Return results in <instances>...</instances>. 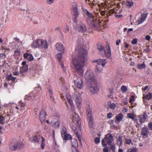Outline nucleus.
Wrapping results in <instances>:
<instances>
[{"label": "nucleus", "instance_id": "f257e3e1", "mask_svg": "<svg viewBox=\"0 0 152 152\" xmlns=\"http://www.w3.org/2000/svg\"><path fill=\"white\" fill-rule=\"evenodd\" d=\"M83 42H80L76 46L75 49L78 50V56L77 58H73L72 63L75 70V72L80 76H83L84 72L83 67L85 65V62L87 56V51L82 48Z\"/></svg>", "mask_w": 152, "mask_h": 152}, {"label": "nucleus", "instance_id": "f03ea898", "mask_svg": "<svg viewBox=\"0 0 152 152\" xmlns=\"http://www.w3.org/2000/svg\"><path fill=\"white\" fill-rule=\"evenodd\" d=\"M72 10L74 17L73 27L75 30L79 32L84 33L87 30L86 26L82 22H80L77 23V18L79 16V12L78 10V4L76 2L72 3Z\"/></svg>", "mask_w": 152, "mask_h": 152}, {"label": "nucleus", "instance_id": "7ed1b4c3", "mask_svg": "<svg viewBox=\"0 0 152 152\" xmlns=\"http://www.w3.org/2000/svg\"><path fill=\"white\" fill-rule=\"evenodd\" d=\"M83 12L87 17V22L90 27L94 29L100 30L102 24L100 21L99 20H96L93 14L90 12L87 9H84Z\"/></svg>", "mask_w": 152, "mask_h": 152}, {"label": "nucleus", "instance_id": "20e7f679", "mask_svg": "<svg viewBox=\"0 0 152 152\" xmlns=\"http://www.w3.org/2000/svg\"><path fill=\"white\" fill-rule=\"evenodd\" d=\"M97 48L103 57H106L107 58H109L111 56V50L109 45L106 46L107 49L105 50L104 47L102 44L101 43H98L97 44Z\"/></svg>", "mask_w": 152, "mask_h": 152}, {"label": "nucleus", "instance_id": "39448f33", "mask_svg": "<svg viewBox=\"0 0 152 152\" xmlns=\"http://www.w3.org/2000/svg\"><path fill=\"white\" fill-rule=\"evenodd\" d=\"M23 147L22 143L19 142L16 140H12L11 141L9 145L10 149L12 151L16 150L17 149H20Z\"/></svg>", "mask_w": 152, "mask_h": 152}, {"label": "nucleus", "instance_id": "423d86ee", "mask_svg": "<svg viewBox=\"0 0 152 152\" xmlns=\"http://www.w3.org/2000/svg\"><path fill=\"white\" fill-rule=\"evenodd\" d=\"M81 96L79 92L76 91L73 96V99L75 102L76 105L79 110L81 109L82 101Z\"/></svg>", "mask_w": 152, "mask_h": 152}, {"label": "nucleus", "instance_id": "0eeeda50", "mask_svg": "<svg viewBox=\"0 0 152 152\" xmlns=\"http://www.w3.org/2000/svg\"><path fill=\"white\" fill-rule=\"evenodd\" d=\"M85 78L89 83L93 81H96L94 79V73L93 71L91 70H88L86 72L85 75Z\"/></svg>", "mask_w": 152, "mask_h": 152}, {"label": "nucleus", "instance_id": "6e6552de", "mask_svg": "<svg viewBox=\"0 0 152 152\" xmlns=\"http://www.w3.org/2000/svg\"><path fill=\"white\" fill-rule=\"evenodd\" d=\"M90 84V86L89 90L90 92L93 94L97 93L99 90V88L97 84L96 81H93Z\"/></svg>", "mask_w": 152, "mask_h": 152}, {"label": "nucleus", "instance_id": "1a4fd4ad", "mask_svg": "<svg viewBox=\"0 0 152 152\" xmlns=\"http://www.w3.org/2000/svg\"><path fill=\"white\" fill-rule=\"evenodd\" d=\"M148 14V13L146 12L142 13L136 22V24L139 25L143 23L147 18Z\"/></svg>", "mask_w": 152, "mask_h": 152}, {"label": "nucleus", "instance_id": "9d476101", "mask_svg": "<svg viewBox=\"0 0 152 152\" xmlns=\"http://www.w3.org/2000/svg\"><path fill=\"white\" fill-rule=\"evenodd\" d=\"M26 61H23L22 63L23 66L20 68V73L23 76H24L26 75V73L28 70V66L26 65Z\"/></svg>", "mask_w": 152, "mask_h": 152}, {"label": "nucleus", "instance_id": "9b49d317", "mask_svg": "<svg viewBox=\"0 0 152 152\" xmlns=\"http://www.w3.org/2000/svg\"><path fill=\"white\" fill-rule=\"evenodd\" d=\"M75 86L79 89H81L83 86L82 78L81 77L77 78L76 80H74Z\"/></svg>", "mask_w": 152, "mask_h": 152}, {"label": "nucleus", "instance_id": "f8f14e48", "mask_svg": "<svg viewBox=\"0 0 152 152\" xmlns=\"http://www.w3.org/2000/svg\"><path fill=\"white\" fill-rule=\"evenodd\" d=\"M56 47L58 53H64V50L63 45L61 43H57L56 44Z\"/></svg>", "mask_w": 152, "mask_h": 152}, {"label": "nucleus", "instance_id": "ddd939ff", "mask_svg": "<svg viewBox=\"0 0 152 152\" xmlns=\"http://www.w3.org/2000/svg\"><path fill=\"white\" fill-rule=\"evenodd\" d=\"M104 138L107 144L108 145H110L113 140V137L112 134L110 133L106 135Z\"/></svg>", "mask_w": 152, "mask_h": 152}, {"label": "nucleus", "instance_id": "4468645a", "mask_svg": "<svg viewBox=\"0 0 152 152\" xmlns=\"http://www.w3.org/2000/svg\"><path fill=\"white\" fill-rule=\"evenodd\" d=\"M73 117L72 118V121L74 123H76L77 125L80 126L81 125V121L79 118V117L78 114L75 113L74 115H73Z\"/></svg>", "mask_w": 152, "mask_h": 152}, {"label": "nucleus", "instance_id": "2eb2a0df", "mask_svg": "<svg viewBox=\"0 0 152 152\" xmlns=\"http://www.w3.org/2000/svg\"><path fill=\"white\" fill-rule=\"evenodd\" d=\"M39 47L47 49L48 46V45L46 40L40 39L39 40Z\"/></svg>", "mask_w": 152, "mask_h": 152}, {"label": "nucleus", "instance_id": "dca6fc26", "mask_svg": "<svg viewBox=\"0 0 152 152\" xmlns=\"http://www.w3.org/2000/svg\"><path fill=\"white\" fill-rule=\"evenodd\" d=\"M46 115V113L45 110H42L40 112L39 118L40 121L42 122L45 120Z\"/></svg>", "mask_w": 152, "mask_h": 152}, {"label": "nucleus", "instance_id": "f3484780", "mask_svg": "<svg viewBox=\"0 0 152 152\" xmlns=\"http://www.w3.org/2000/svg\"><path fill=\"white\" fill-rule=\"evenodd\" d=\"M149 134V131L147 127H144L141 129V135L143 137H147Z\"/></svg>", "mask_w": 152, "mask_h": 152}, {"label": "nucleus", "instance_id": "a211bd4d", "mask_svg": "<svg viewBox=\"0 0 152 152\" xmlns=\"http://www.w3.org/2000/svg\"><path fill=\"white\" fill-rule=\"evenodd\" d=\"M117 9L115 8H113L112 9H110L109 11L106 13V17L108 18L109 16H111L112 15L114 14H116L117 13Z\"/></svg>", "mask_w": 152, "mask_h": 152}, {"label": "nucleus", "instance_id": "6ab92c4d", "mask_svg": "<svg viewBox=\"0 0 152 152\" xmlns=\"http://www.w3.org/2000/svg\"><path fill=\"white\" fill-rule=\"evenodd\" d=\"M123 118V114L121 113H119L115 117V123L116 124L119 123L122 120Z\"/></svg>", "mask_w": 152, "mask_h": 152}, {"label": "nucleus", "instance_id": "aec40b11", "mask_svg": "<svg viewBox=\"0 0 152 152\" xmlns=\"http://www.w3.org/2000/svg\"><path fill=\"white\" fill-rule=\"evenodd\" d=\"M64 53H58V54L56 55V56L60 62V63L61 67L63 69L64 68V66L63 62L61 61V60L62 58V55Z\"/></svg>", "mask_w": 152, "mask_h": 152}, {"label": "nucleus", "instance_id": "412c9836", "mask_svg": "<svg viewBox=\"0 0 152 152\" xmlns=\"http://www.w3.org/2000/svg\"><path fill=\"white\" fill-rule=\"evenodd\" d=\"M23 57L25 58L28 61L33 60V57L32 54L28 53H26L23 54Z\"/></svg>", "mask_w": 152, "mask_h": 152}, {"label": "nucleus", "instance_id": "4be33fe9", "mask_svg": "<svg viewBox=\"0 0 152 152\" xmlns=\"http://www.w3.org/2000/svg\"><path fill=\"white\" fill-rule=\"evenodd\" d=\"M117 139L116 144L119 147H121L123 144L122 137L120 135L116 136Z\"/></svg>", "mask_w": 152, "mask_h": 152}, {"label": "nucleus", "instance_id": "5701e85b", "mask_svg": "<svg viewBox=\"0 0 152 152\" xmlns=\"http://www.w3.org/2000/svg\"><path fill=\"white\" fill-rule=\"evenodd\" d=\"M98 64L102 65V67H104L107 63L106 60L105 59H98L96 60Z\"/></svg>", "mask_w": 152, "mask_h": 152}, {"label": "nucleus", "instance_id": "b1692460", "mask_svg": "<svg viewBox=\"0 0 152 152\" xmlns=\"http://www.w3.org/2000/svg\"><path fill=\"white\" fill-rule=\"evenodd\" d=\"M147 115L144 113L143 115H141L139 116L140 122L142 124L144 123L147 119Z\"/></svg>", "mask_w": 152, "mask_h": 152}, {"label": "nucleus", "instance_id": "393cba45", "mask_svg": "<svg viewBox=\"0 0 152 152\" xmlns=\"http://www.w3.org/2000/svg\"><path fill=\"white\" fill-rule=\"evenodd\" d=\"M39 40L40 39H37L34 41L31 45L32 47L35 48H39Z\"/></svg>", "mask_w": 152, "mask_h": 152}, {"label": "nucleus", "instance_id": "a878e982", "mask_svg": "<svg viewBox=\"0 0 152 152\" xmlns=\"http://www.w3.org/2000/svg\"><path fill=\"white\" fill-rule=\"evenodd\" d=\"M63 140H67L72 139V136L69 134L66 133L64 134L61 136Z\"/></svg>", "mask_w": 152, "mask_h": 152}, {"label": "nucleus", "instance_id": "bb28decb", "mask_svg": "<svg viewBox=\"0 0 152 152\" xmlns=\"http://www.w3.org/2000/svg\"><path fill=\"white\" fill-rule=\"evenodd\" d=\"M48 91L49 92V95L50 97L51 100L53 102H55V101L53 95V92L52 90L51 89H49L48 90Z\"/></svg>", "mask_w": 152, "mask_h": 152}, {"label": "nucleus", "instance_id": "cd10ccee", "mask_svg": "<svg viewBox=\"0 0 152 152\" xmlns=\"http://www.w3.org/2000/svg\"><path fill=\"white\" fill-rule=\"evenodd\" d=\"M87 120L88 121V126L90 128L93 127L94 125L93 118H87Z\"/></svg>", "mask_w": 152, "mask_h": 152}, {"label": "nucleus", "instance_id": "c85d7f7f", "mask_svg": "<svg viewBox=\"0 0 152 152\" xmlns=\"http://www.w3.org/2000/svg\"><path fill=\"white\" fill-rule=\"evenodd\" d=\"M72 128L73 130L75 132V134H76L77 137L79 140L80 142H81V139L80 134L78 133V130L74 126H72Z\"/></svg>", "mask_w": 152, "mask_h": 152}, {"label": "nucleus", "instance_id": "c756f323", "mask_svg": "<svg viewBox=\"0 0 152 152\" xmlns=\"http://www.w3.org/2000/svg\"><path fill=\"white\" fill-rule=\"evenodd\" d=\"M72 145L74 148H77L78 145L77 141L76 139H72L71 140Z\"/></svg>", "mask_w": 152, "mask_h": 152}, {"label": "nucleus", "instance_id": "7c9ffc66", "mask_svg": "<svg viewBox=\"0 0 152 152\" xmlns=\"http://www.w3.org/2000/svg\"><path fill=\"white\" fill-rule=\"evenodd\" d=\"M61 135H63L67 133V129L66 128L63 126H62L61 129Z\"/></svg>", "mask_w": 152, "mask_h": 152}, {"label": "nucleus", "instance_id": "2f4dec72", "mask_svg": "<svg viewBox=\"0 0 152 152\" xmlns=\"http://www.w3.org/2000/svg\"><path fill=\"white\" fill-rule=\"evenodd\" d=\"M60 121L58 120L56 122L54 123L53 126L56 129H58L60 127Z\"/></svg>", "mask_w": 152, "mask_h": 152}, {"label": "nucleus", "instance_id": "473e14b6", "mask_svg": "<svg viewBox=\"0 0 152 152\" xmlns=\"http://www.w3.org/2000/svg\"><path fill=\"white\" fill-rule=\"evenodd\" d=\"M66 98L69 104H72L73 101L71 99V97L69 94H66Z\"/></svg>", "mask_w": 152, "mask_h": 152}, {"label": "nucleus", "instance_id": "72a5a7b5", "mask_svg": "<svg viewBox=\"0 0 152 152\" xmlns=\"http://www.w3.org/2000/svg\"><path fill=\"white\" fill-rule=\"evenodd\" d=\"M134 3L132 0H127L126 5L129 7H131L133 5Z\"/></svg>", "mask_w": 152, "mask_h": 152}, {"label": "nucleus", "instance_id": "f704fd0d", "mask_svg": "<svg viewBox=\"0 0 152 152\" xmlns=\"http://www.w3.org/2000/svg\"><path fill=\"white\" fill-rule=\"evenodd\" d=\"M146 68V66L144 62L142 64H138L137 66V68L138 69H145Z\"/></svg>", "mask_w": 152, "mask_h": 152}, {"label": "nucleus", "instance_id": "c9c22d12", "mask_svg": "<svg viewBox=\"0 0 152 152\" xmlns=\"http://www.w3.org/2000/svg\"><path fill=\"white\" fill-rule=\"evenodd\" d=\"M7 79L8 80H11L12 82H14L16 79V77H13L12 75L10 74L7 77Z\"/></svg>", "mask_w": 152, "mask_h": 152}, {"label": "nucleus", "instance_id": "e433bc0d", "mask_svg": "<svg viewBox=\"0 0 152 152\" xmlns=\"http://www.w3.org/2000/svg\"><path fill=\"white\" fill-rule=\"evenodd\" d=\"M86 113L87 116V118H92L91 110V108H89L86 110Z\"/></svg>", "mask_w": 152, "mask_h": 152}, {"label": "nucleus", "instance_id": "4c0bfd02", "mask_svg": "<svg viewBox=\"0 0 152 152\" xmlns=\"http://www.w3.org/2000/svg\"><path fill=\"white\" fill-rule=\"evenodd\" d=\"M33 137L32 140L35 142L38 143L39 142L38 138V135H34L32 136Z\"/></svg>", "mask_w": 152, "mask_h": 152}, {"label": "nucleus", "instance_id": "58836bf2", "mask_svg": "<svg viewBox=\"0 0 152 152\" xmlns=\"http://www.w3.org/2000/svg\"><path fill=\"white\" fill-rule=\"evenodd\" d=\"M101 65L97 64L96 66V72H99L102 70V69L101 68Z\"/></svg>", "mask_w": 152, "mask_h": 152}, {"label": "nucleus", "instance_id": "ea45409f", "mask_svg": "<svg viewBox=\"0 0 152 152\" xmlns=\"http://www.w3.org/2000/svg\"><path fill=\"white\" fill-rule=\"evenodd\" d=\"M152 98V93H150L145 96V98L147 100H149Z\"/></svg>", "mask_w": 152, "mask_h": 152}, {"label": "nucleus", "instance_id": "a19ab883", "mask_svg": "<svg viewBox=\"0 0 152 152\" xmlns=\"http://www.w3.org/2000/svg\"><path fill=\"white\" fill-rule=\"evenodd\" d=\"M121 89L123 92H125L127 90V87L124 85H123L121 87Z\"/></svg>", "mask_w": 152, "mask_h": 152}, {"label": "nucleus", "instance_id": "79ce46f5", "mask_svg": "<svg viewBox=\"0 0 152 152\" xmlns=\"http://www.w3.org/2000/svg\"><path fill=\"white\" fill-rule=\"evenodd\" d=\"M108 107L112 109H115V104L113 103H110L108 104Z\"/></svg>", "mask_w": 152, "mask_h": 152}, {"label": "nucleus", "instance_id": "37998d69", "mask_svg": "<svg viewBox=\"0 0 152 152\" xmlns=\"http://www.w3.org/2000/svg\"><path fill=\"white\" fill-rule=\"evenodd\" d=\"M69 26L68 25H66L65 26L64 29L63 31L65 33H67L69 32Z\"/></svg>", "mask_w": 152, "mask_h": 152}, {"label": "nucleus", "instance_id": "c03bdc74", "mask_svg": "<svg viewBox=\"0 0 152 152\" xmlns=\"http://www.w3.org/2000/svg\"><path fill=\"white\" fill-rule=\"evenodd\" d=\"M127 117L132 119H133L134 117V114L133 113H129L127 114Z\"/></svg>", "mask_w": 152, "mask_h": 152}, {"label": "nucleus", "instance_id": "a18cd8bd", "mask_svg": "<svg viewBox=\"0 0 152 152\" xmlns=\"http://www.w3.org/2000/svg\"><path fill=\"white\" fill-rule=\"evenodd\" d=\"M4 123V118L2 116H0V124H3Z\"/></svg>", "mask_w": 152, "mask_h": 152}, {"label": "nucleus", "instance_id": "49530a36", "mask_svg": "<svg viewBox=\"0 0 152 152\" xmlns=\"http://www.w3.org/2000/svg\"><path fill=\"white\" fill-rule=\"evenodd\" d=\"M137 149L136 148L129 149L128 150V152H137Z\"/></svg>", "mask_w": 152, "mask_h": 152}, {"label": "nucleus", "instance_id": "de8ad7c7", "mask_svg": "<svg viewBox=\"0 0 152 152\" xmlns=\"http://www.w3.org/2000/svg\"><path fill=\"white\" fill-rule=\"evenodd\" d=\"M37 86H38L35 88L34 90L35 91H37L38 92H39L41 90V88L40 86V85L37 84Z\"/></svg>", "mask_w": 152, "mask_h": 152}, {"label": "nucleus", "instance_id": "09e8293b", "mask_svg": "<svg viewBox=\"0 0 152 152\" xmlns=\"http://www.w3.org/2000/svg\"><path fill=\"white\" fill-rule=\"evenodd\" d=\"M110 148L111 150L114 151L115 149V144L114 143L113 144H110Z\"/></svg>", "mask_w": 152, "mask_h": 152}, {"label": "nucleus", "instance_id": "8fccbe9b", "mask_svg": "<svg viewBox=\"0 0 152 152\" xmlns=\"http://www.w3.org/2000/svg\"><path fill=\"white\" fill-rule=\"evenodd\" d=\"M70 106H71V110L72 112H74L75 111V106L74 104L73 103V102H72V104H70Z\"/></svg>", "mask_w": 152, "mask_h": 152}, {"label": "nucleus", "instance_id": "3c124183", "mask_svg": "<svg viewBox=\"0 0 152 152\" xmlns=\"http://www.w3.org/2000/svg\"><path fill=\"white\" fill-rule=\"evenodd\" d=\"M113 116V115L111 113H108L107 115V117L108 118L110 119Z\"/></svg>", "mask_w": 152, "mask_h": 152}, {"label": "nucleus", "instance_id": "603ef678", "mask_svg": "<svg viewBox=\"0 0 152 152\" xmlns=\"http://www.w3.org/2000/svg\"><path fill=\"white\" fill-rule=\"evenodd\" d=\"M134 96L133 95H132L131 96V97L130 99V100H129V102L130 103L132 104L133 101H134Z\"/></svg>", "mask_w": 152, "mask_h": 152}, {"label": "nucleus", "instance_id": "864d4df0", "mask_svg": "<svg viewBox=\"0 0 152 152\" xmlns=\"http://www.w3.org/2000/svg\"><path fill=\"white\" fill-rule=\"evenodd\" d=\"M102 143L103 145L106 146L107 145V143L105 139L102 140Z\"/></svg>", "mask_w": 152, "mask_h": 152}, {"label": "nucleus", "instance_id": "5fc2aeb1", "mask_svg": "<svg viewBox=\"0 0 152 152\" xmlns=\"http://www.w3.org/2000/svg\"><path fill=\"white\" fill-rule=\"evenodd\" d=\"M55 0H46V2L49 4H51L53 3Z\"/></svg>", "mask_w": 152, "mask_h": 152}, {"label": "nucleus", "instance_id": "6e6d98bb", "mask_svg": "<svg viewBox=\"0 0 152 152\" xmlns=\"http://www.w3.org/2000/svg\"><path fill=\"white\" fill-rule=\"evenodd\" d=\"M94 141L96 143H98L100 142V138L98 137H96L95 138Z\"/></svg>", "mask_w": 152, "mask_h": 152}, {"label": "nucleus", "instance_id": "4d7b16f0", "mask_svg": "<svg viewBox=\"0 0 152 152\" xmlns=\"http://www.w3.org/2000/svg\"><path fill=\"white\" fill-rule=\"evenodd\" d=\"M137 39H134L131 42V43L132 44L135 45L137 42Z\"/></svg>", "mask_w": 152, "mask_h": 152}, {"label": "nucleus", "instance_id": "13d9d810", "mask_svg": "<svg viewBox=\"0 0 152 152\" xmlns=\"http://www.w3.org/2000/svg\"><path fill=\"white\" fill-rule=\"evenodd\" d=\"M125 142L126 144H130L132 142V140L131 139H126Z\"/></svg>", "mask_w": 152, "mask_h": 152}, {"label": "nucleus", "instance_id": "bf43d9fd", "mask_svg": "<svg viewBox=\"0 0 152 152\" xmlns=\"http://www.w3.org/2000/svg\"><path fill=\"white\" fill-rule=\"evenodd\" d=\"M148 127L150 130H152V122L149 123Z\"/></svg>", "mask_w": 152, "mask_h": 152}, {"label": "nucleus", "instance_id": "052dcab7", "mask_svg": "<svg viewBox=\"0 0 152 152\" xmlns=\"http://www.w3.org/2000/svg\"><path fill=\"white\" fill-rule=\"evenodd\" d=\"M55 31H58L59 32H61V28L59 27H57L55 28Z\"/></svg>", "mask_w": 152, "mask_h": 152}, {"label": "nucleus", "instance_id": "680f3d73", "mask_svg": "<svg viewBox=\"0 0 152 152\" xmlns=\"http://www.w3.org/2000/svg\"><path fill=\"white\" fill-rule=\"evenodd\" d=\"M144 50L145 53H148L150 51V49L149 48H147Z\"/></svg>", "mask_w": 152, "mask_h": 152}, {"label": "nucleus", "instance_id": "e2e57ef3", "mask_svg": "<svg viewBox=\"0 0 152 152\" xmlns=\"http://www.w3.org/2000/svg\"><path fill=\"white\" fill-rule=\"evenodd\" d=\"M151 39L150 36L149 35H147L145 37V39L148 41H149Z\"/></svg>", "mask_w": 152, "mask_h": 152}, {"label": "nucleus", "instance_id": "0e129e2a", "mask_svg": "<svg viewBox=\"0 0 152 152\" xmlns=\"http://www.w3.org/2000/svg\"><path fill=\"white\" fill-rule=\"evenodd\" d=\"M60 80L63 83H65V81L64 80V79L63 77H61L60 79Z\"/></svg>", "mask_w": 152, "mask_h": 152}, {"label": "nucleus", "instance_id": "69168bd1", "mask_svg": "<svg viewBox=\"0 0 152 152\" xmlns=\"http://www.w3.org/2000/svg\"><path fill=\"white\" fill-rule=\"evenodd\" d=\"M103 151L104 152H109L108 151V149L107 148H103Z\"/></svg>", "mask_w": 152, "mask_h": 152}, {"label": "nucleus", "instance_id": "338daca9", "mask_svg": "<svg viewBox=\"0 0 152 152\" xmlns=\"http://www.w3.org/2000/svg\"><path fill=\"white\" fill-rule=\"evenodd\" d=\"M41 138H42V139L41 144H45V139L42 137Z\"/></svg>", "mask_w": 152, "mask_h": 152}, {"label": "nucleus", "instance_id": "774afa93", "mask_svg": "<svg viewBox=\"0 0 152 152\" xmlns=\"http://www.w3.org/2000/svg\"><path fill=\"white\" fill-rule=\"evenodd\" d=\"M124 45L125 46V48H128L129 46V45L126 42L124 43Z\"/></svg>", "mask_w": 152, "mask_h": 152}]
</instances>
